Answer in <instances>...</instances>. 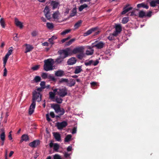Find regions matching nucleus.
I'll return each mask as SVG.
<instances>
[{
  "mask_svg": "<svg viewBox=\"0 0 159 159\" xmlns=\"http://www.w3.org/2000/svg\"><path fill=\"white\" fill-rule=\"evenodd\" d=\"M53 92H51L49 93V98L51 100H53L55 99V97L56 94H57V92L56 89H52Z\"/></svg>",
  "mask_w": 159,
  "mask_h": 159,
  "instance_id": "obj_14",
  "label": "nucleus"
},
{
  "mask_svg": "<svg viewBox=\"0 0 159 159\" xmlns=\"http://www.w3.org/2000/svg\"><path fill=\"white\" fill-rule=\"evenodd\" d=\"M82 21L81 20H79L74 25V27L75 29L78 28L81 25Z\"/></svg>",
  "mask_w": 159,
  "mask_h": 159,
  "instance_id": "obj_31",
  "label": "nucleus"
},
{
  "mask_svg": "<svg viewBox=\"0 0 159 159\" xmlns=\"http://www.w3.org/2000/svg\"><path fill=\"white\" fill-rule=\"evenodd\" d=\"M90 84L92 87V88L93 89V86H94L97 85V83L96 82H92L90 83Z\"/></svg>",
  "mask_w": 159,
  "mask_h": 159,
  "instance_id": "obj_62",
  "label": "nucleus"
},
{
  "mask_svg": "<svg viewBox=\"0 0 159 159\" xmlns=\"http://www.w3.org/2000/svg\"><path fill=\"white\" fill-rule=\"evenodd\" d=\"M65 110L63 108H60V110L58 111V112H57V113H58L60 115H63L65 113Z\"/></svg>",
  "mask_w": 159,
  "mask_h": 159,
  "instance_id": "obj_34",
  "label": "nucleus"
},
{
  "mask_svg": "<svg viewBox=\"0 0 159 159\" xmlns=\"http://www.w3.org/2000/svg\"><path fill=\"white\" fill-rule=\"evenodd\" d=\"M76 128L74 127L72 129V134H74L76 133Z\"/></svg>",
  "mask_w": 159,
  "mask_h": 159,
  "instance_id": "obj_64",
  "label": "nucleus"
},
{
  "mask_svg": "<svg viewBox=\"0 0 159 159\" xmlns=\"http://www.w3.org/2000/svg\"><path fill=\"white\" fill-rule=\"evenodd\" d=\"M157 3V1H152L150 3V4L152 7H155L156 6Z\"/></svg>",
  "mask_w": 159,
  "mask_h": 159,
  "instance_id": "obj_51",
  "label": "nucleus"
},
{
  "mask_svg": "<svg viewBox=\"0 0 159 159\" xmlns=\"http://www.w3.org/2000/svg\"><path fill=\"white\" fill-rule=\"evenodd\" d=\"M49 146L50 148L53 147V150L56 152H58V150L59 148V145L57 143H53L52 142L49 144Z\"/></svg>",
  "mask_w": 159,
  "mask_h": 159,
  "instance_id": "obj_10",
  "label": "nucleus"
},
{
  "mask_svg": "<svg viewBox=\"0 0 159 159\" xmlns=\"http://www.w3.org/2000/svg\"><path fill=\"white\" fill-rule=\"evenodd\" d=\"M21 138L22 139V140H24L25 141H27L29 139L28 136L27 135L25 134L22 135Z\"/></svg>",
  "mask_w": 159,
  "mask_h": 159,
  "instance_id": "obj_30",
  "label": "nucleus"
},
{
  "mask_svg": "<svg viewBox=\"0 0 159 159\" xmlns=\"http://www.w3.org/2000/svg\"><path fill=\"white\" fill-rule=\"evenodd\" d=\"M46 119L48 121H50L51 120V119L49 118V116L48 114H46Z\"/></svg>",
  "mask_w": 159,
  "mask_h": 159,
  "instance_id": "obj_61",
  "label": "nucleus"
},
{
  "mask_svg": "<svg viewBox=\"0 0 159 159\" xmlns=\"http://www.w3.org/2000/svg\"><path fill=\"white\" fill-rule=\"evenodd\" d=\"M45 82L44 81H42L40 83V86L42 89H45L46 87L45 86Z\"/></svg>",
  "mask_w": 159,
  "mask_h": 159,
  "instance_id": "obj_48",
  "label": "nucleus"
},
{
  "mask_svg": "<svg viewBox=\"0 0 159 159\" xmlns=\"http://www.w3.org/2000/svg\"><path fill=\"white\" fill-rule=\"evenodd\" d=\"M55 75L57 77H61L64 75V72L61 70H59L55 72Z\"/></svg>",
  "mask_w": 159,
  "mask_h": 159,
  "instance_id": "obj_17",
  "label": "nucleus"
},
{
  "mask_svg": "<svg viewBox=\"0 0 159 159\" xmlns=\"http://www.w3.org/2000/svg\"><path fill=\"white\" fill-rule=\"evenodd\" d=\"M11 133V131H10L9 132V133L8 138L10 140H11L12 139Z\"/></svg>",
  "mask_w": 159,
  "mask_h": 159,
  "instance_id": "obj_63",
  "label": "nucleus"
},
{
  "mask_svg": "<svg viewBox=\"0 0 159 159\" xmlns=\"http://www.w3.org/2000/svg\"><path fill=\"white\" fill-rule=\"evenodd\" d=\"M58 53L60 55V56L64 58L67 57L66 52L65 49L60 50L58 51Z\"/></svg>",
  "mask_w": 159,
  "mask_h": 159,
  "instance_id": "obj_16",
  "label": "nucleus"
},
{
  "mask_svg": "<svg viewBox=\"0 0 159 159\" xmlns=\"http://www.w3.org/2000/svg\"><path fill=\"white\" fill-rule=\"evenodd\" d=\"M41 80V77L38 76H36L34 79V80L36 83L40 82Z\"/></svg>",
  "mask_w": 159,
  "mask_h": 159,
  "instance_id": "obj_37",
  "label": "nucleus"
},
{
  "mask_svg": "<svg viewBox=\"0 0 159 159\" xmlns=\"http://www.w3.org/2000/svg\"><path fill=\"white\" fill-rule=\"evenodd\" d=\"M0 23L1 25L2 28H4L5 27V21L3 18H1L0 20Z\"/></svg>",
  "mask_w": 159,
  "mask_h": 159,
  "instance_id": "obj_38",
  "label": "nucleus"
},
{
  "mask_svg": "<svg viewBox=\"0 0 159 159\" xmlns=\"http://www.w3.org/2000/svg\"><path fill=\"white\" fill-rule=\"evenodd\" d=\"M1 133L0 134V138L1 140V145L3 146L4 144V142L5 139V134L4 130L3 129H0Z\"/></svg>",
  "mask_w": 159,
  "mask_h": 159,
  "instance_id": "obj_5",
  "label": "nucleus"
},
{
  "mask_svg": "<svg viewBox=\"0 0 159 159\" xmlns=\"http://www.w3.org/2000/svg\"><path fill=\"white\" fill-rule=\"evenodd\" d=\"M54 159H61V156L58 154H55L53 156Z\"/></svg>",
  "mask_w": 159,
  "mask_h": 159,
  "instance_id": "obj_52",
  "label": "nucleus"
},
{
  "mask_svg": "<svg viewBox=\"0 0 159 159\" xmlns=\"http://www.w3.org/2000/svg\"><path fill=\"white\" fill-rule=\"evenodd\" d=\"M97 28L96 27L94 28H91L88 30L86 32L84 33L83 36L84 37L87 36L90 34H91Z\"/></svg>",
  "mask_w": 159,
  "mask_h": 159,
  "instance_id": "obj_13",
  "label": "nucleus"
},
{
  "mask_svg": "<svg viewBox=\"0 0 159 159\" xmlns=\"http://www.w3.org/2000/svg\"><path fill=\"white\" fill-rule=\"evenodd\" d=\"M44 64L43 66L44 69L46 71L52 70L54 69L53 65L54 61L53 59L50 58L45 60L44 61Z\"/></svg>",
  "mask_w": 159,
  "mask_h": 159,
  "instance_id": "obj_1",
  "label": "nucleus"
},
{
  "mask_svg": "<svg viewBox=\"0 0 159 159\" xmlns=\"http://www.w3.org/2000/svg\"><path fill=\"white\" fill-rule=\"evenodd\" d=\"M68 80L67 79L62 78L60 80V82H68Z\"/></svg>",
  "mask_w": 159,
  "mask_h": 159,
  "instance_id": "obj_58",
  "label": "nucleus"
},
{
  "mask_svg": "<svg viewBox=\"0 0 159 159\" xmlns=\"http://www.w3.org/2000/svg\"><path fill=\"white\" fill-rule=\"evenodd\" d=\"M65 50L67 55V57L69 56H71L73 54V50L70 48H67Z\"/></svg>",
  "mask_w": 159,
  "mask_h": 159,
  "instance_id": "obj_23",
  "label": "nucleus"
},
{
  "mask_svg": "<svg viewBox=\"0 0 159 159\" xmlns=\"http://www.w3.org/2000/svg\"><path fill=\"white\" fill-rule=\"evenodd\" d=\"M40 66V65H36L33 66L31 68V69L34 71L36 70L39 69Z\"/></svg>",
  "mask_w": 159,
  "mask_h": 159,
  "instance_id": "obj_41",
  "label": "nucleus"
},
{
  "mask_svg": "<svg viewBox=\"0 0 159 159\" xmlns=\"http://www.w3.org/2000/svg\"><path fill=\"white\" fill-rule=\"evenodd\" d=\"M93 46V47H96L98 49H101L102 48L104 45V43L103 42H100L95 44Z\"/></svg>",
  "mask_w": 159,
  "mask_h": 159,
  "instance_id": "obj_18",
  "label": "nucleus"
},
{
  "mask_svg": "<svg viewBox=\"0 0 159 159\" xmlns=\"http://www.w3.org/2000/svg\"><path fill=\"white\" fill-rule=\"evenodd\" d=\"M36 103L34 101H32V103L30 105L28 113L29 115H31L34 111V109L35 107Z\"/></svg>",
  "mask_w": 159,
  "mask_h": 159,
  "instance_id": "obj_7",
  "label": "nucleus"
},
{
  "mask_svg": "<svg viewBox=\"0 0 159 159\" xmlns=\"http://www.w3.org/2000/svg\"><path fill=\"white\" fill-rule=\"evenodd\" d=\"M5 66H3V67L4 68V70H3L4 72H3V76H6V75H7V70L5 67Z\"/></svg>",
  "mask_w": 159,
  "mask_h": 159,
  "instance_id": "obj_54",
  "label": "nucleus"
},
{
  "mask_svg": "<svg viewBox=\"0 0 159 159\" xmlns=\"http://www.w3.org/2000/svg\"><path fill=\"white\" fill-rule=\"evenodd\" d=\"M75 40V39H73L70 40L69 41L66 43V46H69Z\"/></svg>",
  "mask_w": 159,
  "mask_h": 159,
  "instance_id": "obj_44",
  "label": "nucleus"
},
{
  "mask_svg": "<svg viewBox=\"0 0 159 159\" xmlns=\"http://www.w3.org/2000/svg\"><path fill=\"white\" fill-rule=\"evenodd\" d=\"M53 134L55 138L57 141H59L61 140V136L59 133H54Z\"/></svg>",
  "mask_w": 159,
  "mask_h": 159,
  "instance_id": "obj_25",
  "label": "nucleus"
},
{
  "mask_svg": "<svg viewBox=\"0 0 159 159\" xmlns=\"http://www.w3.org/2000/svg\"><path fill=\"white\" fill-rule=\"evenodd\" d=\"M72 150V147L71 146H69L67 148V152H70Z\"/></svg>",
  "mask_w": 159,
  "mask_h": 159,
  "instance_id": "obj_59",
  "label": "nucleus"
},
{
  "mask_svg": "<svg viewBox=\"0 0 159 159\" xmlns=\"http://www.w3.org/2000/svg\"><path fill=\"white\" fill-rule=\"evenodd\" d=\"M129 21V18L128 17H124L123 18L122 22L124 24L126 23Z\"/></svg>",
  "mask_w": 159,
  "mask_h": 159,
  "instance_id": "obj_40",
  "label": "nucleus"
},
{
  "mask_svg": "<svg viewBox=\"0 0 159 159\" xmlns=\"http://www.w3.org/2000/svg\"><path fill=\"white\" fill-rule=\"evenodd\" d=\"M64 156L65 157L67 158L69 157L70 156L71 154L70 153H69L67 152H64Z\"/></svg>",
  "mask_w": 159,
  "mask_h": 159,
  "instance_id": "obj_53",
  "label": "nucleus"
},
{
  "mask_svg": "<svg viewBox=\"0 0 159 159\" xmlns=\"http://www.w3.org/2000/svg\"><path fill=\"white\" fill-rule=\"evenodd\" d=\"M71 137L72 136L70 134H69L67 135L65 138V141L66 142H68L70 140Z\"/></svg>",
  "mask_w": 159,
  "mask_h": 159,
  "instance_id": "obj_39",
  "label": "nucleus"
},
{
  "mask_svg": "<svg viewBox=\"0 0 159 159\" xmlns=\"http://www.w3.org/2000/svg\"><path fill=\"white\" fill-rule=\"evenodd\" d=\"M13 51V49L12 47L9 48L7 53L5 56L3 58V64L4 66L6 65L9 57L12 54Z\"/></svg>",
  "mask_w": 159,
  "mask_h": 159,
  "instance_id": "obj_3",
  "label": "nucleus"
},
{
  "mask_svg": "<svg viewBox=\"0 0 159 159\" xmlns=\"http://www.w3.org/2000/svg\"><path fill=\"white\" fill-rule=\"evenodd\" d=\"M24 46L26 47L25 53L31 51L33 49V46L30 44H25L24 45Z\"/></svg>",
  "mask_w": 159,
  "mask_h": 159,
  "instance_id": "obj_12",
  "label": "nucleus"
},
{
  "mask_svg": "<svg viewBox=\"0 0 159 159\" xmlns=\"http://www.w3.org/2000/svg\"><path fill=\"white\" fill-rule=\"evenodd\" d=\"M60 14L58 11L54 12L52 15V17L55 20H58Z\"/></svg>",
  "mask_w": 159,
  "mask_h": 159,
  "instance_id": "obj_24",
  "label": "nucleus"
},
{
  "mask_svg": "<svg viewBox=\"0 0 159 159\" xmlns=\"http://www.w3.org/2000/svg\"><path fill=\"white\" fill-rule=\"evenodd\" d=\"M71 30V29H67L65 30L64 31L62 32L61 33V34L62 35H64L66 34H67L69 33V32H70Z\"/></svg>",
  "mask_w": 159,
  "mask_h": 159,
  "instance_id": "obj_42",
  "label": "nucleus"
},
{
  "mask_svg": "<svg viewBox=\"0 0 159 159\" xmlns=\"http://www.w3.org/2000/svg\"><path fill=\"white\" fill-rule=\"evenodd\" d=\"M46 25L48 28L49 29H52L53 28V25L52 23H47Z\"/></svg>",
  "mask_w": 159,
  "mask_h": 159,
  "instance_id": "obj_36",
  "label": "nucleus"
},
{
  "mask_svg": "<svg viewBox=\"0 0 159 159\" xmlns=\"http://www.w3.org/2000/svg\"><path fill=\"white\" fill-rule=\"evenodd\" d=\"M116 36L114 35L113 33L112 34H110V35L108 37V39L110 40H113L114 39V36Z\"/></svg>",
  "mask_w": 159,
  "mask_h": 159,
  "instance_id": "obj_45",
  "label": "nucleus"
},
{
  "mask_svg": "<svg viewBox=\"0 0 159 159\" xmlns=\"http://www.w3.org/2000/svg\"><path fill=\"white\" fill-rule=\"evenodd\" d=\"M44 14L50 12V10L48 7L47 6L45 7L44 10Z\"/></svg>",
  "mask_w": 159,
  "mask_h": 159,
  "instance_id": "obj_46",
  "label": "nucleus"
},
{
  "mask_svg": "<svg viewBox=\"0 0 159 159\" xmlns=\"http://www.w3.org/2000/svg\"><path fill=\"white\" fill-rule=\"evenodd\" d=\"M38 34V31L36 30H34L31 33V35L33 37L36 36Z\"/></svg>",
  "mask_w": 159,
  "mask_h": 159,
  "instance_id": "obj_50",
  "label": "nucleus"
},
{
  "mask_svg": "<svg viewBox=\"0 0 159 159\" xmlns=\"http://www.w3.org/2000/svg\"><path fill=\"white\" fill-rule=\"evenodd\" d=\"M67 123L66 122L63 121L61 122L57 123V125L59 129H62L63 128L67 126Z\"/></svg>",
  "mask_w": 159,
  "mask_h": 159,
  "instance_id": "obj_9",
  "label": "nucleus"
},
{
  "mask_svg": "<svg viewBox=\"0 0 159 159\" xmlns=\"http://www.w3.org/2000/svg\"><path fill=\"white\" fill-rule=\"evenodd\" d=\"M57 94L60 97H64L67 95L68 89L65 87H62L58 89H56Z\"/></svg>",
  "mask_w": 159,
  "mask_h": 159,
  "instance_id": "obj_2",
  "label": "nucleus"
},
{
  "mask_svg": "<svg viewBox=\"0 0 159 159\" xmlns=\"http://www.w3.org/2000/svg\"><path fill=\"white\" fill-rule=\"evenodd\" d=\"M114 28L115 29V31L114 32L115 35H117L122 30V27L120 24H115Z\"/></svg>",
  "mask_w": 159,
  "mask_h": 159,
  "instance_id": "obj_6",
  "label": "nucleus"
},
{
  "mask_svg": "<svg viewBox=\"0 0 159 159\" xmlns=\"http://www.w3.org/2000/svg\"><path fill=\"white\" fill-rule=\"evenodd\" d=\"M52 106L55 110V111L56 113L58 112V111L61 108L57 104H53Z\"/></svg>",
  "mask_w": 159,
  "mask_h": 159,
  "instance_id": "obj_26",
  "label": "nucleus"
},
{
  "mask_svg": "<svg viewBox=\"0 0 159 159\" xmlns=\"http://www.w3.org/2000/svg\"><path fill=\"white\" fill-rule=\"evenodd\" d=\"M33 101L35 102L37 101L38 102H40L41 100V95L39 92L34 91L33 93Z\"/></svg>",
  "mask_w": 159,
  "mask_h": 159,
  "instance_id": "obj_4",
  "label": "nucleus"
},
{
  "mask_svg": "<svg viewBox=\"0 0 159 159\" xmlns=\"http://www.w3.org/2000/svg\"><path fill=\"white\" fill-rule=\"evenodd\" d=\"M88 7V6L86 4H84L83 5L80 6L79 7V11H82L83 9Z\"/></svg>",
  "mask_w": 159,
  "mask_h": 159,
  "instance_id": "obj_33",
  "label": "nucleus"
},
{
  "mask_svg": "<svg viewBox=\"0 0 159 159\" xmlns=\"http://www.w3.org/2000/svg\"><path fill=\"white\" fill-rule=\"evenodd\" d=\"M51 5L53 9L57 8L59 6V3L58 2L52 1L51 3Z\"/></svg>",
  "mask_w": 159,
  "mask_h": 159,
  "instance_id": "obj_21",
  "label": "nucleus"
},
{
  "mask_svg": "<svg viewBox=\"0 0 159 159\" xmlns=\"http://www.w3.org/2000/svg\"><path fill=\"white\" fill-rule=\"evenodd\" d=\"M93 52V50L91 47L89 48V49L86 52V54L87 55H91Z\"/></svg>",
  "mask_w": 159,
  "mask_h": 159,
  "instance_id": "obj_29",
  "label": "nucleus"
},
{
  "mask_svg": "<svg viewBox=\"0 0 159 159\" xmlns=\"http://www.w3.org/2000/svg\"><path fill=\"white\" fill-rule=\"evenodd\" d=\"M70 38V37H68L66 38H65V39H62L61 40V42L62 43H63L64 42H65V41H66L68 40Z\"/></svg>",
  "mask_w": 159,
  "mask_h": 159,
  "instance_id": "obj_60",
  "label": "nucleus"
},
{
  "mask_svg": "<svg viewBox=\"0 0 159 159\" xmlns=\"http://www.w3.org/2000/svg\"><path fill=\"white\" fill-rule=\"evenodd\" d=\"M99 61L98 60H96L95 61H93V62H92V65L95 66L97 65V64L98 63Z\"/></svg>",
  "mask_w": 159,
  "mask_h": 159,
  "instance_id": "obj_57",
  "label": "nucleus"
},
{
  "mask_svg": "<svg viewBox=\"0 0 159 159\" xmlns=\"http://www.w3.org/2000/svg\"><path fill=\"white\" fill-rule=\"evenodd\" d=\"M151 13V12H150L148 14L146 15L145 12L141 11H140L139 12V16L140 17H143L146 16H150Z\"/></svg>",
  "mask_w": 159,
  "mask_h": 159,
  "instance_id": "obj_19",
  "label": "nucleus"
},
{
  "mask_svg": "<svg viewBox=\"0 0 159 159\" xmlns=\"http://www.w3.org/2000/svg\"><path fill=\"white\" fill-rule=\"evenodd\" d=\"M80 54L77 56V57L80 59H82L84 57V54L83 52L80 53Z\"/></svg>",
  "mask_w": 159,
  "mask_h": 159,
  "instance_id": "obj_55",
  "label": "nucleus"
},
{
  "mask_svg": "<svg viewBox=\"0 0 159 159\" xmlns=\"http://www.w3.org/2000/svg\"><path fill=\"white\" fill-rule=\"evenodd\" d=\"M15 34L16 36L13 37V39L16 42H18L19 41V37H18V34L15 33Z\"/></svg>",
  "mask_w": 159,
  "mask_h": 159,
  "instance_id": "obj_49",
  "label": "nucleus"
},
{
  "mask_svg": "<svg viewBox=\"0 0 159 159\" xmlns=\"http://www.w3.org/2000/svg\"><path fill=\"white\" fill-rule=\"evenodd\" d=\"M48 78L51 81H55L56 79L52 75L49 74Z\"/></svg>",
  "mask_w": 159,
  "mask_h": 159,
  "instance_id": "obj_32",
  "label": "nucleus"
},
{
  "mask_svg": "<svg viewBox=\"0 0 159 159\" xmlns=\"http://www.w3.org/2000/svg\"><path fill=\"white\" fill-rule=\"evenodd\" d=\"M48 73H43L41 74V76L43 79H46V78H48Z\"/></svg>",
  "mask_w": 159,
  "mask_h": 159,
  "instance_id": "obj_35",
  "label": "nucleus"
},
{
  "mask_svg": "<svg viewBox=\"0 0 159 159\" xmlns=\"http://www.w3.org/2000/svg\"><path fill=\"white\" fill-rule=\"evenodd\" d=\"M84 48V47L83 46H81L75 48L73 50V54L83 52Z\"/></svg>",
  "mask_w": 159,
  "mask_h": 159,
  "instance_id": "obj_8",
  "label": "nucleus"
},
{
  "mask_svg": "<svg viewBox=\"0 0 159 159\" xmlns=\"http://www.w3.org/2000/svg\"><path fill=\"white\" fill-rule=\"evenodd\" d=\"M45 15L48 19H49L51 18V15H50V13H48L47 14H45Z\"/></svg>",
  "mask_w": 159,
  "mask_h": 159,
  "instance_id": "obj_56",
  "label": "nucleus"
},
{
  "mask_svg": "<svg viewBox=\"0 0 159 159\" xmlns=\"http://www.w3.org/2000/svg\"><path fill=\"white\" fill-rule=\"evenodd\" d=\"M82 71V66H77L75 67L74 73L75 74H79Z\"/></svg>",
  "mask_w": 159,
  "mask_h": 159,
  "instance_id": "obj_20",
  "label": "nucleus"
},
{
  "mask_svg": "<svg viewBox=\"0 0 159 159\" xmlns=\"http://www.w3.org/2000/svg\"><path fill=\"white\" fill-rule=\"evenodd\" d=\"M60 97H56V101L58 103H61L62 102V99Z\"/></svg>",
  "mask_w": 159,
  "mask_h": 159,
  "instance_id": "obj_43",
  "label": "nucleus"
},
{
  "mask_svg": "<svg viewBox=\"0 0 159 159\" xmlns=\"http://www.w3.org/2000/svg\"><path fill=\"white\" fill-rule=\"evenodd\" d=\"M15 24L17 26L19 27L21 29L23 27L22 23L17 18H15Z\"/></svg>",
  "mask_w": 159,
  "mask_h": 159,
  "instance_id": "obj_22",
  "label": "nucleus"
},
{
  "mask_svg": "<svg viewBox=\"0 0 159 159\" xmlns=\"http://www.w3.org/2000/svg\"><path fill=\"white\" fill-rule=\"evenodd\" d=\"M93 62V60H90L86 62L85 63V65L86 66H88L92 65V62Z\"/></svg>",
  "mask_w": 159,
  "mask_h": 159,
  "instance_id": "obj_47",
  "label": "nucleus"
},
{
  "mask_svg": "<svg viewBox=\"0 0 159 159\" xmlns=\"http://www.w3.org/2000/svg\"><path fill=\"white\" fill-rule=\"evenodd\" d=\"M64 57H62L61 56H60L59 57L57 58L55 61V62L57 64H60L61 63L63 60V59H64Z\"/></svg>",
  "mask_w": 159,
  "mask_h": 159,
  "instance_id": "obj_28",
  "label": "nucleus"
},
{
  "mask_svg": "<svg viewBox=\"0 0 159 159\" xmlns=\"http://www.w3.org/2000/svg\"><path fill=\"white\" fill-rule=\"evenodd\" d=\"M76 60L75 57H71L67 61V64L69 65H73L76 63Z\"/></svg>",
  "mask_w": 159,
  "mask_h": 159,
  "instance_id": "obj_15",
  "label": "nucleus"
},
{
  "mask_svg": "<svg viewBox=\"0 0 159 159\" xmlns=\"http://www.w3.org/2000/svg\"><path fill=\"white\" fill-rule=\"evenodd\" d=\"M132 9L131 7H128L127 6L124 8L123 11L122 12V14H124L129 11Z\"/></svg>",
  "mask_w": 159,
  "mask_h": 159,
  "instance_id": "obj_27",
  "label": "nucleus"
},
{
  "mask_svg": "<svg viewBox=\"0 0 159 159\" xmlns=\"http://www.w3.org/2000/svg\"><path fill=\"white\" fill-rule=\"evenodd\" d=\"M39 144L40 141L39 140H35L30 143L29 144V145L32 148H34L36 147Z\"/></svg>",
  "mask_w": 159,
  "mask_h": 159,
  "instance_id": "obj_11",
  "label": "nucleus"
}]
</instances>
